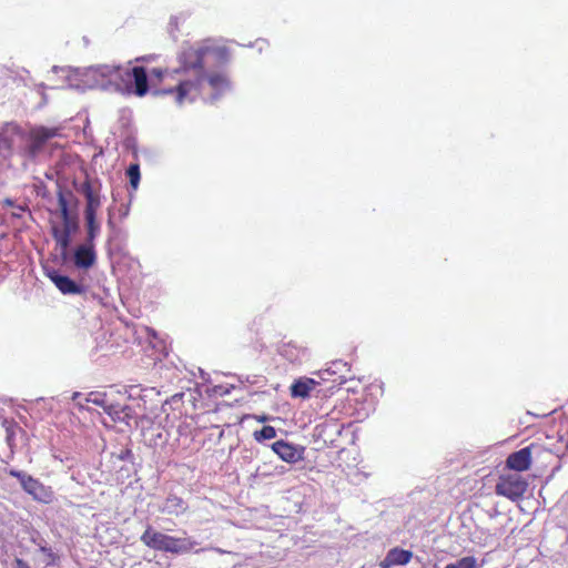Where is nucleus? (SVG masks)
Returning <instances> with one entry per match:
<instances>
[{
  "instance_id": "18",
  "label": "nucleus",
  "mask_w": 568,
  "mask_h": 568,
  "mask_svg": "<svg viewBox=\"0 0 568 568\" xmlns=\"http://www.w3.org/2000/svg\"><path fill=\"white\" fill-rule=\"evenodd\" d=\"M53 239L55 240L57 244L59 245L61 250V257L65 262L69 258V246L71 244V236L68 232H60L59 227H53L52 230Z\"/></svg>"
},
{
  "instance_id": "15",
  "label": "nucleus",
  "mask_w": 568,
  "mask_h": 568,
  "mask_svg": "<svg viewBox=\"0 0 568 568\" xmlns=\"http://www.w3.org/2000/svg\"><path fill=\"white\" fill-rule=\"evenodd\" d=\"M186 509V501L176 495H169L163 504L159 507L161 513L173 516H180L184 514Z\"/></svg>"
},
{
  "instance_id": "11",
  "label": "nucleus",
  "mask_w": 568,
  "mask_h": 568,
  "mask_svg": "<svg viewBox=\"0 0 568 568\" xmlns=\"http://www.w3.org/2000/svg\"><path fill=\"white\" fill-rule=\"evenodd\" d=\"M281 356L293 364H301L308 359V349L295 342L284 343L278 349Z\"/></svg>"
},
{
  "instance_id": "5",
  "label": "nucleus",
  "mask_w": 568,
  "mask_h": 568,
  "mask_svg": "<svg viewBox=\"0 0 568 568\" xmlns=\"http://www.w3.org/2000/svg\"><path fill=\"white\" fill-rule=\"evenodd\" d=\"M527 481L519 474L504 475L499 477L495 491L499 496L516 500L526 493Z\"/></svg>"
},
{
  "instance_id": "16",
  "label": "nucleus",
  "mask_w": 568,
  "mask_h": 568,
  "mask_svg": "<svg viewBox=\"0 0 568 568\" xmlns=\"http://www.w3.org/2000/svg\"><path fill=\"white\" fill-rule=\"evenodd\" d=\"M318 385L313 378H298L291 386V395L292 397H301L306 398L310 396L311 390H313Z\"/></svg>"
},
{
  "instance_id": "24",
  "label": "nucleus",
  "mask_w": 568,
  "mask_h": 568,
  "mask_svg": "<svg viewBox=\"0 0 568 568\" xmlns=\"http://www.w3.org/2000/svg\"><path fill=\"white\" fill-rule=\"evenodd\" d=\"M9 475L17 478L22 488L27 485V481L30 480L32 477L31 475H29L22 470H16V469H11L9 471Z\"/></svg>"
},
{
  "instance_id": "22",
  "label": "nucleus",
  "mask_w": 568,
  "mask_h": 568,
  "mask_svg": "<svg viewBox=\"0 0 568 568\" xmlns=\"http://www.w3.org/2000/svg\"><path fill=\"white\" fill-rule=\"evenodd\" d=\"M276 436V430L273 426H263L262 429L254 433V438L257 442L273 439Z\"/></svg>"
},
{
  "instance_id": "1",
  "label": "nucleus",
  "mask_w": 568,
  "mask_h": 568,
  "mask_svg": "<svg viewBox=\"0 0 568 568\" xmlns=\"http://www.w3.org/2000/svg\"><path fill=\"white\" fill-rule=\"evenodd\" d=\"M209 58H213L219 63L226 62L229 50L225 47L212 44L210 40L183 47L178 58L180 68L176 72L183 71L187 77L180 80L175 89L162 92L175 93V101L180 105L184 102H193L197 98H202L207 103L216 102L221 95L231 90V83L222 72H205L204 65Z\"/></svg>"
},
{
  "instance_id": "9",
  "label": "nucleus",
  "mask_w": 568,
  "mask_h": 568,
  "mask_svg": "<svg viewBox=\"0 0 568 568\" xmlns=\"http://www.w3.org/2000/svg\"><path fill=\"white\" fill-rule=\"evenodd\" d=\"M58 135V129L37 126L30 132L29 152L32 155L38 154L47 141Z\"/></svg>"
},
{
  "instance_id": "27",
  "label": "nucleus",
  "mask_w": 568,
  "mask_h": 568,
  "mask_svg": "<svg viewBox=\"0 0 568 568\" xmlns=\"http://www.w3.org/2000/svg\"><path fill=\"white\" fill-rule=\"evenodd\" d=\"M119 458L122 459V460H132L133 459V453L129 448L122 449L121 453L119 454Z\"/></svg>"
},
{
  "instance_id": "17",
  "label": "nucleus",
  "mask_w": 568,
  "mask_h": 568,
  "mask_svg": "<svg viewBox=\"0 0 568 568\" xmlns=\"http://www.w3.org/2000/svg\"><path fill=\"white\" fill-rule=\"evenodd\" d=\"M98 211L84 212L85 225H87V239L85 242L94 243L101 231V225L97 221Z\"/></svg>"
},
{
  "instance_id": "29",
  "label": "nucleus",
  "mask_w": 568,
  "mask_h": 568,
  "mask_svg": "<svg viewBox=\"0 0 568 568\" xmlns=\"http://www.w3.org/2000/svg\"><path fill=\"white\" fill-rule=\"evenodd\" d=\"M82 398V394L81 393H74L73 396H72V399L73 402L77 403V405L80 407V408H84V405L83 403L80 400Z\"/></svg>"
},
{
  "instance_id": "28",
  "label": "nucleus",
  "mask_w": 568,
  "mask_h": 568,
  "mask_svg": "<svg viewBox=\"0 0 568 568\" xmlns=\"http://www.w3.org/2000/svg\"><path fill=\"white\" fill-rule=\"evenodd\" d=\"M26 211V206L21 205V204H17L12 211V216L14 217H20L22 212Z\"/></svg>"
},
{
  "instance_id": "6",
  "label": "nucleus",
  "mask_w": 568,
  "mask_h": 568,
  "mask_svg": "<svg viewBox=\"0 0 568 568\" xmlns=\"http://www.w3.org/2000/svg\"><path fill=\"white\" fill-rule=\"evenodd\" d=\"M74 186L85 199L84 212L99 211L101 207V182L87 176L83 182H74Z\"/></svg>"
},
{
  "instance_id": "30",
  "label": "nucleus",
  "mask_w": 568,
  "mask_h": 568,
  "mask_svg": "<svg viewBox=\"0 0 568 568\" xmlns=\"http://www.w3.org/2000/svg\"><path fill=\"white\" fill-rule=\"evenodd\" d=\"M16 566L17 568H30V566L23 559L20 558L16 559Z\"/></svg>"
},
{
  "instance_id": "13",
  "label": "nucleus",
  "mask_w": 568,
  "mask_h": 568,
  "mask_svg": "<svg viewBox=\"0 0 568 568\" xmlns=\"http://www.w3.org/2000/svg\"><path fill=\"white\" fill-rule=\"evenodd\" d=\"M49 276L54 285L63 294H82L84 292L83 285L78 284L67 275H61L57 272H53Z\"/></svg>"
},
{
  "instance_id": "10",
  "label": "nucleus",
  "mask_w": 568,
  "mask_h": 568,
  "mask_svg": "<svg viewBox=\"0 0 568 568\" xmlns=\"http://www.w3.org/2000/svg\"><path fill=\"white\" fill-rule=\"evenodd\" d=\"M23 490L32 496L39 503L49 504L53 499V491L50 487L44 486L37 478L31 477L23 487Z\"/></svg>"
},
{
  "instance_id": "2",
  "label": "nucleus",
  "mask_w": 568,
  "mask_h": 568,
  "mask_svg": "<svg viewBox=\"0 0 568 568\" xmlns=\"http://www.w3.org/2000/svg\"><path fill=\"white\" fill-rule=\"evenodd\" d=\"M69 87L85 90L101 89L143 97L149 91L148 74L143 67H89L68 75Z\"/></svg>"
},
{
  "instance_id": "21",
  "label": "nucleus",
  "mask_w": 568,
  "mask_h": 568,
  "mask_svg": "<svg viewBox=\"0 0 568 568\" xmlns=\"http://www.w3.org/2000/svg\"><path fill=\"white\" fill-rule=\"evenodd\" d=\"M126 175L130 180V184H131L132 189L136 190L139 186V183H140V178H141L139 164H136V163L130 164V166L126 170Z\"/></svg>"
},
{
  "instance_id": "33",
  "label": "nucleus",
  "mask_w": 568,
  "mask_h": 568,
  "mask_svg": "<svg viewBox=\"0 0 568 568\" xmlns=\"http://www.w3.org/2000/svg\"><path fill=\"white\" fill-rule=\"evenodd\" d=\"M275 470H277L278 473L282 474V473H284V466H281L280 469H278V467H275Z\"/></svg>"
},
{
  "instance_id": "14",
  "label": "nucleus",
  "mask_w": 568,
  "mask_h": 568,
  "mask_svg": "<svg viewBox=\"0 0 568 568\" xmlns=\"http://www.w3.org/2000/svg\"><path fill=\"white\" fill-rule=\"evenodd\" d=\"M412 557L413 552L409 550L393 548L386 554L385 558L381 561L379 566L382 568L404 566L410 561Z\"/></svg>"
},
{
  "instance_id": "4",
  "label": "nucleus",
  "mask_w": 568,
  "mask_h": 568,
  "mask_svg": "<svg viewBox=\"0 0 568 568\" xmlns=\"http://www.w3.org/2000/svg\"><path fill=\"white\" fill-rule=\"evenodd\" d=\"M113 390L110 392H91L85 397V403H92L103 408V410L112 418L113 422L130 425V420L134 418V410L128 405H120L113 399Z\"/></svg>"
},
{
  "instance_id": "20",
  "label": "nucleus",
  "mask_w": 568,
  "mask_h": 568,
  "mask_svg": "<svg viewBox=\"0 0 568 568\" xmlns=\"http://www.w3.org/2000/svg\"><path fill=\"white\" fill-rule=\"evenodd\" d=\"M68 196L72 197V193H64L62 190L58 192V204L61 213V217H67L70 213Z\"/></svg>"
},
{
  "instance_id": "31",
  "label": "nucleus",
  "mask_w": 568,
  "mask_h": 568,
  "mask_svg": "<svg viewBox=\"0 0 568 568\" xmlns=\"http://www.w3.org/2000/svg\"><path fill=\"white\" fill-rule=\"evenodd\" d=\"M152 75L156 77L158 79H161L163 77V70L159 68H154L151 71Z\"/></svg>"
},
{
  "instance_id": "23",
  "label": "nucleus",
  "mask_w": 568,
  "mask_h": 568,
  "mask_svg": "<svg viewBox=\"0 0 568 568\" xmlns=\"http://www.w3.org/2000/svg\"><path fill=\"white\" fill-rule=\"evenodd\" d=\"M61 219L63 226L60 229V232H68L69 235H72L78 230V222L71 216V214Z\"/></svg>"
},
{
  "instance_id": "32",
  "label": "nucleus",
  "mask_w": 568,
  "mask_h": 568,
  "mask_svg": "<svg viewBox=\"0 0 568 568\" xmlns=\"http://www.w3.org/2000/svg\"><path fill=\"white\" fill-rule=\"evenodd\" d=\"M3 205H4V206H10V207L14 209V206H16L17 204L14 203V201H13V200H11V199H6V200L3 201Z\"/></svg>"
},
{
  "instance_id": "26",
  "label": "nucleus",
  "mask_w": 568,
  "mask_h": 568,
  "mask_svg": "<svg viewBox=\"0 0 568 568\" xmlns=\"http://www.w3.org/2000/svg\"><path fill=\"white\" fill-rule=\"evenodd\" d=\"M125 392L128 393L129 398H138L141 392V387L139 385H130Z\"/></svg>"
},
{
  "instance_id": "34",
  "label": "nucleus",
  "mask_w": 568,
  "mask_h": 568,
  "mask_svg": "<svg viewBox=\"0 0 568 568\" xmlns=\"http://www.w3.org/2000/svg\"><path fill=\"white\" fill-rule=\"evenodd\" d=\"M58 70H59V68H58V67H53V68H52V71H53V72H57Z\"/></svg>"
},
{
  "instance_id": "12",
  "label": "nucleus",
  "mask_w": 568,
  "mask_h": 568,
  "mask_svg": "<svg viewBox=\"0 0 568 568\" xmlns=\"http://www.w3.org/2000/svg\"><path fill=\"white\" fill-rule=\"evenodd\" d=\"M531 464L530 447L521 448L507 457L506 465L509 469L524 471L529 469Z\"/></svg>"
},
{
  "instance_id": "19",
  "label": "nucleus",
  "mask_w": 568,
  "mask_h": 568,
  "mask_svg": "<svg viewBox=\"0 0 568 568\" xmlns=\"http://www.w3.org/2000/svg\"><path fill=\"white\" fill-rule=\"evenodd\" d=\"M477 559L473 556L463 557L455 562H450L445 568H480Z\"/></svg>"
},
{
  "instance_id": "8",
  "label": "nucleus",
  "mask_w": 568,
  "mask_h": 568,
  "mask_svg": "<svg viewBox=\"0 0 568 568\" xmlns=\"http://www.w3.org/2000/svg\"><path fill=\"white\" fill-rule=\"evenodd\" d=\"M273 452L284 462L295 464L304 458L305 448L285 440H277L272 445Z\"/></svg>"
},
{
  "instance_id": "25",
  "label": "nucleus",
  "mask_w": 568,
  "mask_h": 568,
  "mask_svg": "<svg viewBox=\"0 0 568 568\" xmlns=\"http://www.w3.org/2000/svg\"><path fill=\"white\" fill-rule=\"evenodd\" d=\"M141 392H142V394L139 395V398L144 400V402H145V399L148 397H152L154 395H159L160 394L154 387L141 388Z\"/></svg>"
},
{
  "instance_id": "7",
  "label": "nucleus",
  "mask_w": 568,
  "mask_h": 568,
  "mask_svg": "<svg viewBox=\"0 0 568 568\" xmlns=\"http://www.w3.org/2000/svg\"><path fill=\"white\" fill-rule=\"evenodd\" d=\"M73 264L79 270H88L97 262L94 243L84 242L77 246L72 255Z\"/></svg>"
},
{
  "instance_id": "3",
  "label": "nucleus",
  "mask_w": 568,
  "mask_h": 568,
  "mask_svg": "<svg viewBox=\"0 0 568 568\" xmlns=\"http://www.w3.org/2000/svg\"><path fill=\"white\" fill-rule=\"evenodd\" d=\"M140 539L149 548L176 555L186 554L197 545V542L191 538L170 536L156 531L150 526L145 529Z\"/></svg>"
}]
</instances>
